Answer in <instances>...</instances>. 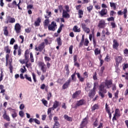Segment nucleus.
<instances>
[{
    "mask_svg": "<svg viewBox=\"0 0 128 128\" xmlns=\"http://www.w3.org/2000/svg\"><path fill=\"white\" fill-rule=\"evenodd\" d=\"M112 84V81L111 80H106L104 82L101 84L99 89V96L101 98H104V94H106V88H110Z\"/></svg>",
    "mask_w": 128,
    "mask_h": 128,
    "instance_id": "f257e3e1",
    "label": "nucleus"
},
{
    "mask_svg": "<svg viewBox=\"0 0 128 128\" xmlns=\"http://www.w3.org/2000/svg\"><path fill=\"white\" fill-rule=\"evenodd\" d=\"M48 28L49 30L54 32V30H56V23L54 22H52L51 24L48 25Z\"/></svg>",
    "mask_w": 128,
    "mask_h": 128,
    "instance_id": "f03ea898",
    "label": "nucleus"
},
{
    "mask_svg": "<svg viewBox=\"0 0 128 128\" xmlns=\"http://www.w3.org/2000/svg\"><path fill=\"white\" fill-rule=\"evenodd\" d=\"M122 62V57L120 56H118L116 58V68H118V66Z\"/></svg>",
    "mask_w": 128,
    "mask_h": 128,
    "instance_id": "7ed1b4c3",
    "label": "nucleus"
},
{
    "mask_svg": "<svg viewBox=\"0 0 128 128\" xmlns=\"http://www.w3.org/2000/svg\"><path fill=\"white\" fill-rule=\"evenodd\" d=\"M54 124L53 126V128H60V122H58V118L57 116H54Z\"/></svg>",
    "mask_w": 128,
    "mask_h": 128,
    "instance_id": "20e7f679",
    "label": "nucleus"
},
{
    "mask_svg": "<svg viewBox=\"0 0 128 128\" xmlns=\"http://www.w3.org/2000/svg\"><path fill=\"white\" fill-rule=\"evenodd\" d=\"M44 48V42H42L39 45L38 47L35 48L37 52H42V50Z\"/></svg>",
    "mask_w": 128,
    "mask_h": 128,
    "instance_id": "39448f33",
    "label": "nucleus"
},
{
    "mask_svg": "<svg viewBox=\"0 0 128 128\" xmlns=\"http://www.w3.org/2000/svg\"><path fill=\"white\" fill-rule=\"evenodd\" d=\"M38 66H41V70L42 72L44 73L46 72V64L42 62H40L38 63Z\"/></svg>",
    "mask_w": 128,
    "mask_h": 128,
    "instance_id": "423d86ee",
    "label": "nucleus"
},
{
    "mask_svg": "<svg viewBox=\"0 0 128 128\" xmlns=\"http://www.w3.org/2000/svg\"><path fill=\"white\" fill-rule=\"evenodd\" d=\"M98 27L99 28H106V22L104 20H100L98 24Z\"/></svg>",
    "mask_w": 128,
    "mask_h": 128,
    "instance_id": "0eeeda50",
    "label": "nucleus"
},
{
    "mask_svg": "<svg viewBox=\"0 0 128 128\" xmlns=\"http://www.w3.org/2000/svg\"><path fill=\"white\" fill-rule=\"evenodd\" d=\"M70 82H72V78H69L68 80L63 84L62 86L63 90H66V88H68Z\"/></svg>",
    "mask_w": 128,
    "mask_h": 128,
    "instance_id": "6e6552de",
    "label": "nucleus"
},
{
    "mask_svg": "<svg viewBox=\"0 0 128 128\" xmlns=\"http://www.w3.org/2000/svg\"><path fill=\"white\" fill-rule=\"evenodd\" d=\"M82 28L85 32L86 34H90V28L86 27V25L84 24V23L82 24Z\"/></svg>",
    "mask_w": 128,
    "mask_h": 128,
    "instance_id": "1a4fd4ad",
    "label": "nucleus"
},
{
    "mask_svg": "<svg viewBox=\"0 0 128 128\" xmlns=\"http://www.w3.org/2000/svg\"><path fill=\"white\" fill-rule=\"evenodd\" d=\"M116 116H118V118L120 116V112L119 109H116L115 110V114L112 118L113 120H116Z\"/></svg>",
    "mask_w": 128,
    "mask_h": 128,
    "instance_id": "9d476101",
    "label": "nucleus"
},
{
    "mask_svg": "<svg viewBox=\"0 0 128 128\" xmlns=\"http://www.w3.org/2000/svg\"><path fill=\"white\" fill-rule=\"evenodd\" d=\"M14 30L16 34H20V24H15Z\"/></svg>",
    "mask_w": 128,
    "mask_h": 128,
    "instance_id": "9b49d317",
    "label": "nucleus"
},
{
    "mask_svg": "<svg viewBox=\"0 0 128 128\" xmlns=\"http://www.w3.org/2000/svg\"><path fill=\"white\" fill-rule=\"evenodd\" d=\"M68 12L64 10H62V16L65 18H70V14H68Z\"/></svg>",
    "mask_w": 128,
    "mask_h": 128,
    "instance_id": "f8f14e48",
    "label": "nucleus"
},
{
    "mask_svg": "<svg viewBox=\"0 0 128 128\" xmlns=\"http://www.w3.org/2000/svg\"><path fill=\"white\" fill-rule=\"evenodd\" d=\"M82 104H84V100H81L78 102H77L75 108H76L78 106H82Z\"/></svg>",
    "mask_w": 128,
    "mask_h": 128,
    "instance_id": "ddd939ff",
    "label": "nucleus"
},
{
    "mask_svg": "<svg viewBox=\"0 0 128 128\" xmlns=\"http://www.w3.org/2000/svg\"><path fill=\"white\" fill-rule=\"evenodd\" d=\"M99 14L101 16H106L108 14V10L106 8H103L101 11L99 12Z\"/></svg>",
    "mask_w": 128,
    "mask_h": 128,
    "instance_id": "4468645a",
    "label": "nucleus"
},
{
    "mask_svg": "<svg viewBox=\"0 0 128 128\" xmlns=\"http://www.w3.org/2000/svg\"><path fill=\"white\" fill-rule=\"evenodd\" d=\"M88 119L86 118H84L82 121V123L80 124V126L81 128H84V126H86V124H88Z\"/></svg>",
    "mask_w": 128,
    "mask_h": 128,
    "instance_id": "2eb2a0df",
    "label": "nucleus"
},
{
    "mask_svg": "<svg viewBox=\"0 0 128 128\" xmlns=\"http://www.w3.org/2000/svg\"><path fill=\"white\" fill-rule=\"evenodd\" d=\"M80 91H76L72 94L73 98H78L80 96Z\"/></svg>",
    "mask_w": 128,
    "mask_h": 128,
    "instance_id": "dca6fc26",
    "label": "nucleus"
},
{
    "mask_svg": "<svg viewBox=\"0 0 128 128\" xmlns=\"http://www.w3.org/2000/svg\"><path fill=\"white\" fill-rule=\"evenodd\" d=\"M96 94V92L94 91V90H91L88 94V96H90V98H94V96Z\"/></svg>",
    "mask_w": 128,
    "mask_h": 128,
    "instance_id": "f3484780",
    "label": "nucleus"
},
{
    "mask_svg": "<svg viewBox=\"0 0 128 128\" xmlns=\"http://www.w3.org/2000/svg\"><path fill=\"white\" fill-rule=\"evenodd\" d=\"M3 118H4V120H7V122H10V116H8V115L6 114V112L5 111L4 114H3Z\"/></svg>",
    "mask_w": 128,
    "mask_h": 128,
    "instance_id": "a211bd4d",
    "label": "nucleus"
},
{
    "mask_svg": "<svg viewBox=\"0 0 128 128\" xmlns=\"http://www.w3.org/2000/svg\"><path fill=\"white\" fill-rule=\"evenodd\" d=\"M76 72H75L74 74L71 76V82H76Z\"/></svg>",
    "mask_w": 128,
    "mask_h": 128,
    "instance_id": "6ab92c4d",
    "label": "nucleus"
},
{
    "mask_svg": "<svg viewBox=\"0 0 128 128\" xmlns=\"http://www.w3.org/2000/svg\"><path fill=\"white\" fill-rule=\"evenodd\" d=\"M118 47V42L116 40H114L113 41V48H115V50H117Z\"/></svg>",
    "mask_w": 128,
    "mask_h": 128,
    "instance_id": "aec40b11",
    "label": "nucleus"
},
{
    "mask_svg": "<svg viewBox=\"0 0 128 128\" xmlns=\"http://www.w3.org/2000/svg\"><path fill=\"white\" fill-rule=\"evenodd\" d=\"M41 20H42L40 19V18H37V20L36 21H35V22H34V26H40V24Z\"/></svg>",
    "mask_w": 128,
    "mask_h": 128,
    "instance_id": "412c9836",
    "label": "nucleus"
},
{
    "mask_svg": "<svg viewBox=\"0 0 128 128\" xmlns=\"http://www.w3.org/2000/svg\"><path fill=\"white\" fill-rule=\"evenodd\" d=\"M8 18L10 24H14V22H16V19L14 18H12L10 16H8Z\"/></svg>",
    "mask_w": 128,
    "mask_h": 128,
    "instance_id": "4be33fe9",
    "label": "nucleus"
},
{
    "mask_svg": "<svg viewBox=\"0 0 128 128\" xmlns=\"http://www.w3.org/2000/svg\"><path fill=\"white\" fill-rule=\"evenodd\" d=\"M16 5H17L16 2L14 0L12 2V4H8V8H14V6H16Z\"/></svg>",
    "mask_w": 128,
    "mask_h": 128,
    "instance_id": "5701e85b",
    "label": "nucleus"
},
{
    "mask_svg": "<svg viewBox=\"0 0 128 128\" xmlns=\"http://www.w3.org/2000/svg\"><path fill=\"white\" fill-rule=\"evenodd\" d=\"M4 36H8V26H5L4 27Z\"/></svg>",
    "mask_w": 128,
    "mask_h": 128,
    "instance_id": "b1692460",
    "label": "nucleus"
},
{
    "mask_svg": "<svg viewBox=\"0 0 128 128\" xmlns=\"http://www.w3.org/2000/svg\"><path fill=\"white\" fill-rule=\"evenodd\" d=\"M73 30L75 32H80V29L78 27V26H74L73 28Z\"/></svg>",
    "mask_w": 128,
    "mask_h": 128,
    "instance_id": "393cba45",
    "label": "nucleus"
},
{
    "mask_svg": "<svg viewBox=\"0 0 128 128\" xmlns=\"http://www.w3.org/2000/svg\"><path fill=\"white\" fill-rule=\"evenodd\" d=\"M58 106V101H55V102H54V104L53 105V106L52 107V110H54V109L56 108Z\"/></svg>",
    "mask_w": 128,
    "mask_h": 128,
    "instance_id": "a878e982",
    "label": "nucleus"
},
{
    "mask_svg": "<svg viewBox=\"0 0 128 128\" xmlns=\"http://www.w3.org/2000/svg\"><path fill=\"white\" fill-rule=\"evenodd\" d=\"M94 54L96 56H98V54H100V49L98 48H96L94 50Z\"/></svg>",
    "mask_w": 128,
    "mask_h": 128,
    "instance_id": "bb28decb",
    "label": "nucleus"
},
{
    "mask_svg": "<svg viewBox=\"0 0 128 128\" xmlns=\"http://www.w3.org/2000/svg\"><path fill=\"white\" fill-rule=\"evenodd\" d=\"M87 87L86 88V92H88V88H92V84L87 83Z\"/></svg>",
    "mask_w": 128,
    "mask_h": 128,
    "instance_id": "cd10ccee",
    "label": "nucleus"
},
{
    "mask_svg": "<svg viewBox=\"0 0 128 128\" xmlns=\"http://www.w3.org/2000/svg\"><path fill=\"white\" fill-rule=\"evenodd\" d=\"M64 118L68 122H72V118L68 116V115L64 116Z\"/></svg>",
    "mask_w": 128,
    "mask_h": 128,
    "instance_id": "c85d7f7f",
    "label": "nucleus"
},
{
    "mask_svg": "<svg viewBox=\"0 0 128 128\" xmlns=\"http://www.w3.org/2000/svg\"><path fill=\"white\" fill-rule=\"evenodd\" d=\"M65 70L67 75L68 76V74H70V69H68V66L66 65Z\"/></svg>",
    "mask_w": 128,
    "mask_h": 128,
    "instance_id": "c756f323",
    "label": "nucleus"
},
{
    "mask_svg": "<svg viewBox=\"0 0 128 128\" xmlns=\"http://www.w3.org/2000/svg\"><path fill=\"white\" fill-rule=\"evenodd\" d=\"M56 41H57V43L58 44V46H62V40H60V38H58L56 39Z\"/></svg>",
    "mask_w": 128,
    "mask_h": 128,
    "instance_id": "7c9ffc66",
    "label": "nucleus"
},
{
    "mask_svg": "<svg viewBox=\"0 0 128 128\" xmlns=\"http://www.w3.org/2000/svg\"><path fill=\"white\" fill-rule=\"evenodd\" d=\"M64 24H62L60 26L57 31L58 34H60V32H62V28H64Z\"/></svg>",
    "mask_w": 128,
    "mask_h": 128,
    "instance_id": "2f4dec72",
    "label": "nucleus"
},
{
    "mask_svg": "<svg viewBox=\"0 0 128 128\" xmlns=\"http://www.w3.org/2000/svg\"><path fill=\"white\" fill-rule=\"evenodd\" d=\"M48 24H50V21H48V19L46 20L44 22V26L45 28H48Z\"/></svg>",
    "mask_w": 128,
    "mask_h": 128,
    "instance_id": "473e14b6",
    "label": "nucleus"
},
{
    "mask_svg": "<svg viewBox=\"0 0 128 128\" xmlns=\"http://www.w3.org/2000/svg\"><path fill=\"white\" fill-rule=\"evenodd\" d=\"M84 14V12L82 11V10H78V16L79 18H82V15Z\"/></svg>",
    "mask_w": 128,
    "mask_h": 128,
    "instance_id": "72a5a7b5",
    "label": "nucleus"
},
{
    "mask_svg": "<svg viewBox=\"0 0 128 128\" xmlns=\"http://www.w3.org/2000/svg\"><path fill=\"white\" fill-rule=\"evenodd\" d=\"M110 6H111V8H113L114 10H116V4L114 2H110Z\"/></svg>",
    "mask_w": 128,
    "mask_h": 128,
    "instance_id": "f704fd0d",
    "label": "nucleus"
},
{
    "mask_svg": "<svg viewBox=\"0 0 128 128\" xmlns=\"http://www.w3.org/2000/svg\"><path fill=\"white\" fill-rule=\"evenodd\" d=\"M93 8H94V6L92 5L87 7V10H88V12H90L92 10Z\"/></svg>",
    "mask_w": 128,
    "mask_h": 128,
    "instance_id": "c9c22d12",
    "label": "nucleus"
},
{
    "mask_svg": "<svg viewBox=\"0 0 128 128\" xmlns=\"http://www.w3.org/2000/svg\"><path fill=\"white\" fill-rule=\"evenodd\" d=\"M23 68H21L20 70V72H22V74H24V72H26V66H24Z\"/></svg>",
    "mask_w": 128,
    "mask_h": 128,
    "instance_id": "e433bc0d",
    "label": "nucleus"
},
{
    "mask_svg": "<svg viewBox=\"0 0 128 128\" xmlns=\"http://www.w3.org/2000/svg\"><path fill=\"white\" fill-rule=\"evenodd\" d=\"M0 90H1V94H4L6 92V90H4V86L0 85Z\"/></svg>",
    "mask_w": 128,
    "mask_h": 128,
    "instance_id": "4c0bfd02",
    "label": "nucleus"
},
{
    "mask_svg": "<svg viewBox=\"0 0 128 128\" xmlns=\"http://www.w3.org/2000/svg\"><path fill=\"white\" fill-rule=\"evenodd\" d=\"M24 76L26 80H29V82H32V78L28 76V74H25Z\"/></svg>",
    "mask_w": 128,
    "mask_h": 128,
    "instance_id": "58836bf2",
    "label": "nucleus"
},
{
    "mask_svg": "<svg viewBox=\"0 0 128 128\" xmlns=\"http://www.w3.org/2000/svg\"><path fill=\"white\" fill-rule=\"evenodd\" d=\"M126 12H128V10H126V8H124V12H123L124 18H126Z\"/></svg>",
    "mask_w": 128,
    "mask_h": 128,
    "instance_id": "ea45409f",
    "label": "nucleus"
},
{
    "mask_svg": "<svg viewBox=\"0 0 128 128\" xmlns=\"http://www.w3.org/2000/svg\"><path fill=\"white\" fill-rule=\"evenodd\" d=\"M98 106L95 104L94 106L92 107V110H98Z\"/></svg>",
    "mask_w": 128,
    "mask_h": 128,
    "instance_id": "a19ab883",
    "label": "nucleus"
},
{
    "mask_svg": "<svg viewBox=\"0 0 128 128\" xmlns=\"http://www.w3.org/2000/svg\"><path fill=\"white\" fill-rule=\"evenodd\" d=\"M42 104H44V106H48V101L44 100V99L42 100Z\"/></svg>",
    "mask_w": 128,
    "mask_h": 128,
    "instance_id": "79ce46f5",
    "label": "nucleus"
},
{
    "mask_svg": "<svg viewBox=\"0 0 128 128\" xmlns=\"http://www.w3.org/2000/svg\"><path fill=\"white\" fill-rule=\"evenodd\" d=\"M5 50L7 54H10V50L8 48V46L5 47Z\"/></svg>",
    "mask_w": 128,
    "mask_h": 128,
    "instance_id": "37998d69",
    "label": "nucleus"
},
{
    "mask_svg": "<svg viewBox=\"0 0 128 128\" xmlns=\"http://www.w3.org/2000/svg\"><path fill=\"white\" fill-rule=\"evenodd\" d=\"M18 116V114H16V112H14L13 114H12V116L13 118H16Z\"/></svg>",
    "mask_w": 128,
    "mask_h": 128,
    "instance_id": "c03bdc74",
    "label": "nucleus"
},
{
    "mask_svg": "<svg viewBox=\"0 0 128 128\" xmlns=\"http://www.w3.org/2000/svg\"><path fill=\"white\" fill-rule=\"evenodd\" d=\"M46 14H48V16H45V18H48L50 17V14H52V12H48V11H46Z\"/></svg>",
    "mask_w": 128,
    "mask_h": 128,
    "instance_id": "a18cd8bd",
    "label": "nucleus"
},
{
    "mask_svg": "<svg viewBox=\"0 0 128 128\" xmlns=\"http://www.w3.org/2000/svg\"><path fill=\"white\" fill-rule=\"evenodd\" d=\"M0 82H1L2 80V78H4V74L2 71L1 70V74H0Z\"/></svg>",
    "mask_w": 128,
    "mask_h": 128,
    "instance_id": "49530a36",
    "label": "nucleus"
},
{
    "mask_svg": "<svg viewBox=\"0 0 128 128\" xmlns=\"http://www.w3.org/2000/svg\"><path fill=\"white\" fill-rule=\"evenodd\" d=\"M72 46H70L69 48V52L70 54H72Z\"/></svg>",
    "mask_w": 128,
    "mask_h": 128,
    "instance_id": "de8ad7c7",
    "label": "nucleus"
},
{
    "mask_svg": "<svg viewBox=\"0 0 128 128\" xmlns=\"http://www.w3.org/2000/svg\"><path fill=\"white\" fill-rule=\"evenodd\" d=\"M32 76L33 80L34 82H36V74H34V73H32Z\"/></svg>",
    "mask_w": 128,
    "mask_h": 128,
    "instance_id": "09e8293b",
    "label": "nucleus"
},
{
    "mask_svg": "<svg viewBox=\"0 0 128 128\" xmlns=\"http://www.w3.org/2000/svg\"><path fill=\"white\" fill-rule=\"evenodd\" d=\"M97 86H98V84L96 82L94 83V88L92 90H96Z\"/></svg>",
    "mask_w": 128,
    "mask_h": 128,
    "instance_id": "8fccbe9b",
    "label": "nucleus"
},
{
    "mask_svg": "<svg viewBox=\"0 0 128 128\" xmlns=\"http://www.w3.org/2000/svg\"><path fill=\"white\" fill-rule=\"evenodd\" d=\"M14 42H16V40H14V38H11L10 40V44H14Z\"/></svg>",
    "mask_w": 128,
    "mask_h": 128,
    "instance_id": "3c124183",
    "label": "nucleus"
},
{
    "mask_svg": "<svg viewBox=\"0 0 128 128\" xmlns=\"http://www.w3.org/2000/svg\"><path fill=\"white\" fill-rule=\"evenodd\" d=\"M34 122H36V124H40V120H38L36 118H34Z\"/></svg>",
    "mask_w": 128,
    "mask_h": 128,
    "instance_id": "603ef678",
    "label": "nucleus"
},
{
    "mask_svg": "<svg viewBox=\"0 0 128 128\" xmlns=\"http://www.w3.org/2000/svg\"><path fill=\"white\" fill-rule=\"evenodd\" d=\"M84 44V46H88V39H85Z\"/></svg>",
    "mask_w": 128,
    "mask_h": 128,
    "instance_id": "864d4df0",
    "label": "nucleus"
},
{
    "mask_svg": "<svg viewBox=\"0 0 128 128\" xmlns=\"http://www.w3.org/2000/svg\"><path fill=\"white\" fill-rule=\"evenodd\" d=\"M98 124V120L96 119V121L94 124V126H97Z\"/></svg>",
    "mask_w": 128,
    "mask_h": 128,
    "instance_id": "5fc2aeb1",
    "label": "nucleus"
},
{
    "mask_svg": "<svg viewBox=\"0 0 128 128\" xmlns=\"http://www.w3.org/2000/svg\"><path fill=\"white\" fill-rule=\"evenodd\" d=\"M84 22L88 24H90V19H86L84 20Z\"/></svg>",
    "mask_w": 128,
    "mask_h": 128,
    "instance_id": "6e6d98bb",
    "label": "nucleus"
},
{
    "mask_svg": "<svg viewBox=\"0 0 128 128\" xmlns=\"http://www.w3.org/2000/svg\"><path fill=\"white\" fill-rule=\"evenodd\" d=\"M9 62H10V64H10V67H9V68H10V70H12V60H9Z\"/></svg>",
    "mask_w": 128,
    "mask_h": 128,
    "instance_id": "4d7b16f0",
    "label": "nucleus"
},
{
    "mask_svg": "<svg viewBox=\"0 0 128 128\" xmlns=\"http://www.w3.org/2000/svg\"><path fill=\"white\" fill-rule=\"evenodd\" d=\"M46 78L44 77V75H42L40 77V80H42V82H44V78Z\"/></svg>",
    "mask_w": 128,
    "mask_h": 128,
    "instance_id": "13d9d810",
    "label": "nucleus"
},
{
    "mask_svg": "<svg viewBox=\"0 0 128 128\" xmlns=\"http://www.w3.org/2000/svg\"><path fill=\"white\" fill-rule=\"evenodd\" d=\"M44 60L46 62H50V58L48 56H45L44 57Z\"/></svg>",
    "mask_w": 128,
    "mask_h": 128,
    "instance_id": "bf43d9fd",
    "label": "nucleus"
},
{
    "mask_svg": "<svg viewBox=\"0 0 128 128\" xmlns=\"http://www.w3.org/2000/svg\"><path fill=\"white\" fill-rule=\"evenodd\" d=\"M52 110V108H49L48 109V114H50V112H51Z\"/></svg>",
    "mask_w": 128,
    "mask_h": 128,
    "instance_id": "052dcab7",
    "label": "nucleus"
},
{
    "mask_svg": "<svg viewBox=\"0 0 128 128\" xmlns=\"http://www.w3.org/2000/svg\"><path fill=\"white\" fill-rule=\"evenodd\" d=\"M19 115L21 118H22L24 116V112L22 111H20L19 112Z\"/></svg>",
    "mask_w": 128,
    "mask_h": 128,
    "instance_id": "680f3d73",
    "label": "nucleus"
},
{
    "mask_svg": "<svg viewBox=\"0 0 128 128\" xmlns=\"http://www.w3.org/2000/svg\"><path fill=\"white\" fill-rule=\"evenodd\" d=\"M114 17H110V18H108V19H107V20L108 21V22H112V20H114Z\"/></svg>",
    "mask_w": 128,
    "mask_h": 128,
    "instance_id": "e2e57ef3",
    "label": "nucleus"
},
{
    "mask_svg": "<svg viewBox=\"0 0 128 128\" xmlns=\"http://www.w3.org/2000/svg\"><path fill=\"white\" fill-rule=\"evenodd\" d=\"M65 10L66 12H70V7H68V6H65Z\"/></svg>",
    "mask_w": 128,
    "mask_h": 128,
    "instance_id": "0e129e2a",
    "label": "nucleus"
},
{
    "mask_svg": "<svg viewBox=\"0 0 128 128\" xmlns=\"http://www.w3.org/2000/svg\"><path fill=\"white\" fill-rule=\"evenodd\" d=\"M20 110H24V104H21L20 106Z\"/></svg>",
    "mask_w": 128,
    "mask_h": 128,
    "instance_id": "69168bd1",
    "label": "nucleus"
},
{
    "mask_svg": "<svg viewBox=\"0 0 128 128\" xmlns=\"http://www.w3.org/2000/svg\"><path fill=\"white\" fill-rule=\"evenodd\" d=\"M124 54H125V56H128V49H126L124 50Z\"/></svg>",
    "mask_w": 128,
    "mask_h": 128,
    "instance_id": "338daca9",
    "label": "nucleus"
},
{
    "mask_svg": "<svg viewBox=\"0 0 128 128\" xmlns=\"http://www.w3.org/2000/svg\"><path fill=\"white\" fill-rule=\"evenodd\" d=\"M46 88V84H42L40 86V88L41 90H44V88Z\"/></svg>",
    "mask_w": 128,
    "mask_h": 128,
    "instance_id": "774afa93",
    "label": "nucleus"
}]
</instances>
